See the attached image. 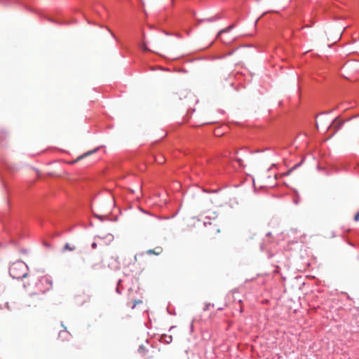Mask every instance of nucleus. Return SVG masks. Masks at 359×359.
<instances>
[{"label": "nucleus", "instance_id": "obj_1", "mask_svg": "<svg viewBox=\"0 0 359 359\" xmlns=\"http://www.w3.org/2000/svg\"><path fill=\"white\" fill-rule=\"evenodd\" d=\"M343 140L347 144L359 142V119L353 120L345 125Z\"/></svg>", "mask_w": 359, "mask_h": 359}, {"label": "nucleus", "instance_id": "obj_2", "mask_svg": "<svg viewBox=\"0 0 359 359\" xmlns=\"http://www.w3.org/2000/svg\"><path fill=\"white\" fill-rule=\"evenodd\" d=\"M27 271V266L22 261L13 263L9 268L10 275L15 279H20L26 277Z\"/></svg>", "mask_w": 359, "mask_h": 359}, {"label": "nucleus", "instance_id": "obj_3", "mask_svg": "<svg viewBox=\"0 0 359 359\" xmlns=\"http://www.w3.org/2000/svg\"><path fill=\"white\" fill-rule=\"evenodd\" d=\"M344 123V121L340 120L339 118H336L332 125L330 126L331 130H334V133H336L338 130L341 128L342 125Z\"/></svg>", "mask_w": 359, "mask_h": 359}, {"label": "nucleus", "instance_id": "obj_4", "mask_svg": "<svg viewBox=\"0 0 359 359\" xmlns=\"http://www.w3.org/2000/svg\"><path fill=\"white\" fill-rule=\"evenodd\" d=\"M163 252V248L160 246L155 248L154 249L148 250L146 253L147 255H159Z\"/></svg>", "mask_w": 359, "mask_h": 359}, {"label": "nucleus", "instance_id": "obj_5", "mask_svg": "<svg viewBox=\"0 0 359 359\" xmlns=\"http://www.w3.org/2000/svg\"><path fill=\"white\" fill-rule=\"evenodd\" d=\"M40 299L39 298V297L36 296V295H34V296H32L30 297V298L27 300V305L29 306H31L32 304H33L34 306H36V302H39Z\"/></svg>", "mask_w": 359, "mask_h": 359}, {"label": "nucleus", "instance_id": "obj_6", "mask_svg": "<svg viewBox=\"0 0 359 359\" xmlns=\"http://www.w3.org/2000/svg\"><path fill=\"white\" fill-rule=\"evenodd\" d=\"M97 151V149H95V150H92V151H88L87 153L83 154V155H81L79 156V157L76 158V160L72 161L70 163H74L76 162H78L80 160L83 159V158H85L86 156H89L90 154L95 152Z\"/></svg>", "mask_w": 359, "mask_h": 359}, {"label": "nucleus", "instance_id": "obj_7", "mask_svg": "<svg viewBox=\"0 0 359 359\" xmlns=\"http://www.w3.org/2000/svg\"><path fill=\"white\" fill-rule=\"evenodd\" d=\"M233 25H230V26L227 27L226 28H225V29H223L220 30V31L218 32L217 37V38H218V37H219V36H220L222 34H223V33H226V32H229L230 30H231V29H233Z\"/></svg>", "mask_w": 359, "mask_h": 359}, {"label": "nucleus", "instance_id": "obj_8", "mask_svg": "<svg viewBox=\"0 0 359 359\" xmlns=\"http://www.w3.org/2000/svg\"><path fill=\"white\" fill-rule=\"evenodd\" d=\"M65 250L74 251L76 250V247L74 245H71L69 243H66L64 247Z\"/></svg>", "mask_w": 359, "mask_h": 359}, {"label": "nucleus", "instance_id": "obj_9", "mask_svg": "<svg viewBox=\"0 0 359 359\" xmlns=\"http://www.w3.org/2000/svg\"><path fill=\"white\" fill-rule=\"evenodd\" d=\"M141 48L144 51H149V49L147 48V43L143 41L141 44Z\"/></svg>", "mask_w": 359, "mask_h": 359}, {"label": "nucleus", "instance_id": "obj_10", "mask_svg": "<svg viewBox=\"0 0 359 359\" xmlns=\"http://www.w3.org/2000/svg\"><path fill=\"white\" fill-rule=\"evenodd\" d=\"M138 351L140 353H143V354L145 353V352H146V349L142 345L140 346Z\"/></svg>", "mask_w": 359, "mask_h": 359}, {"label": "nucleus", "instance_id": "obj_11", "mask_svg": "<svg viewBox=\"0 0 359 359\" xmlns=\"http://www.w3.org/2000/svg\"><path fill=\"white\" fill-rule=\"evenodd\" d=\"M354 220L355 222H358L359 221V211L357 212V213L355 214V215L354 216Z\"/></svg>", "mask_w": 359, "mask_h": 359}, {"label": "nucleus", "instance_id": "obj_12", "mask_svg": "<svg viewBox=\"0 0 359 359\" xmlns=\"http://www.w3.org/2000/svg\"><path fill=\"white\" fill-rule=\"evenodd\" d=\"M156 161L158 163H163L164 162L163 157H160L159 158L156 159Z\"/></svg>", "mask_w": 359, "mask_h": 359}, {"label": "nucleus", "instance_id": "obj_13", "mask_svg": "<svg viewBox=\"0 0 359 359\" xmlns=\"http://www.w3.org/2000/svg\"><path fill=\"white\" fill-rule=\"evenodd\" d=\"M296 168V166H294L293 168L290 169V170H288L287 172H285L284 174H283V175H288L290 174V172Z\"/></svg>", "mask_w": 359, "mask_h": 359}, {"label": "nucleus", "instance_id": "obj_14", "mask_svg": "<svg viewBox=\"0 0 359 359\" xmlns=\"http://www.w3.org/2000/svg\"><path fill=\"white\" fill-rule=\"evenodd\" d=\"M181 93V95L183 96V97H187V92L185 90H180V92Z\"/></svg>", "mask_w": 359, "mask_h": 359}, {"label": "nucleus", "instance_id": "obj_15", "mask_svg": "<svg viewBox=\"0 0 359 359\" xmlns=\"http://www.w3.org/2000/svg\"><path fill=\"white\" fill-rule=\"evenodd\" d=\"M96 247H97V244H96V243H93L92 244V248H95Z\"/></svg>", "mask_w": 359, "mask_h": 359}, {"label": "nucleus", "instance_id": "obj_16", "mask_svg": "<svg viewBox=\"0 0 359 359\" xmlns=\"http://www.w3.org/2000/svg\"><path fill=\"white\" fill-rule=\"evenodd\" d=\"M237 161L238 162L240 165H242V161H241V159H238Z\"/></svg>", "mask_w": 359, "mask_h": 359}, {"label": "nucleus", "instance_id": "obj_17", "mask_svg": "<svg viewBox=\"0 0 359 359\" xmlns=\"http://www.w3.org/2000/svg\"><path fill=\"white\" fill-rule=\"evenodd\" d=\"M142 302L141 301H139V302H136L134 304V306L133 307H134L135 306L136 304H139V303H141Z\"/></svg>", "mask_w": 359, "mask_h": 359}, {"label": "nucleus", "instance_id": "obj_18", "mask_svg": "<svg viewBox=\"0 0 359 359\" xmlns=\"http://www.w3.org/2000/svg\"><path fill=\"white\" fill-rule=\"evenodd\" d=\"M46 280L47 283L51 284V282L48 278H46Z\"/></svg>", "mask_w": 359, "mask_h": 359}]
</instances>
